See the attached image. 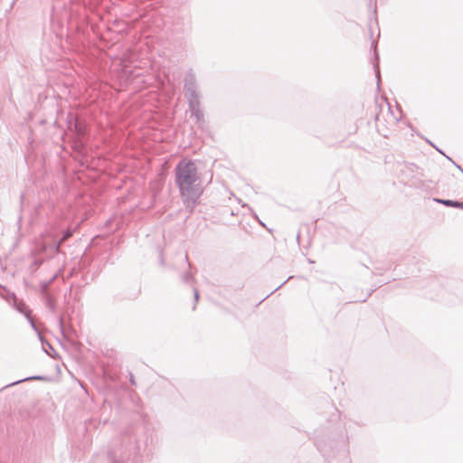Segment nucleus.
I'll return each instance as SVG.
<instances>
[{
  "instance_id": "obj_19",
  "label": "nucleus",
  "mask_w": 463,
  "mask_h": 463,
  "mask_svg": "<svg viewBox=\"0 0 463 463\" xmlns=\"http://www.w3.org/2000/svg\"><path fill=\"white\" fill-rule=\"evenodd\" d=\"M448 158H449V161H451V163H453L454 165L456 164V163H454V160H451V158H449V157H448Z\"/></svg>"
},
{
  "instance_id": "obj_6",
  "label": "nucleus",
  "mask_w": 463,
  "mask_h": 463,
  "mask_svg": "<svg viewBox=\"0 0 463 463\" xmlns=\"http://www.w3.org/2000/svg\"><path fill=\"white\" fill-rule=\"evenodd\" d=\"M191 118H194L195 123L198 124L199 127H203L204 123V115L203 110L192 114Z\"/></svg>"
},
{
  "instance_id": "obj_5",
  "label": "nucleus",
  "mask_w": 463,
  "mask_h": 463,
  "mask_svg": "<svg viewBox=\"0 0 463 463\" xmlns=\"http://www.w3.org/2000/svg\"><path fill=\"white\" fill-rule=\"evenodd\" d=\"M189 107V111L192 114L196 113L201 109L200 95L186 98Z\"/></svg>"
},
{
  "instance_id": "obj_1",
  "label": "nucleus",
  "mask_w": 463,
  "mask_h": 463,
  "mask_svg": "<svg viewBox=\"0 0 463 463\" xmlns=\"http://www.w3.org/2000/svg\"><path fill=\"white\" fill-rule=\"evenodd\" d=\"M175 183L184 202L194 204L203 194L197 167L191 160H181L175 167Z\"/></svg>"
},
{
  "instance_id": "obj_9",
  "label": "nucleus",
  "mask_w": 463,
  "mask_h": 463,
  "mask_svg": "<svg viewBox=\"0 0 463 463\" xmlns=\"http://www.w3.org/2000/svg\"><path fill=\"white\" fill-rule=\"evenodd\" d=\"M71 235H72V232L70 230L66 231L65 233L63 234L62 238L61 239L60 243L68 240Z\"/></svg>"
},
{
  "instance_id": "obj_15",
  "label": "nucleus",
  "mask_w": 463,
  "mask_h": 463,
  "mask_svg": "<svg viewBox=\"0 0 463 463\" xmlns=\"http://www.w3.org/2000/svg\"><path fill=\"white\" fill-rule=\"evenodd\" d=\"M455 165H456V167H457V168H458L461 173H463V169H462V167H461L460 165H457V164H455Z\"/></svg>"
},
{
  "instance_id": "obj_8",
  "label": "nucleus",
  "mask_w": 463,
  "mask_h": 463,
  "mask_svg": "<svg viewBox=\"0 0 463 463\" xmlns=\"http://www.w3.org/2000/svg\"><path fill=\"white\" fill-rule=\"evenodd\" d=\"M43 377L42 376H32V377H26L24 379H22V380H18L14 383H10L8 386H12V385H14V384H18L20 383H23V382H26V381H30V380H42Z\"/></svg>"
},
{
  "instance_id": "obj_3",
  "label": "nucleus",
  "mask_w": 463,
  "mask_h": 463,
  "mask_svg": "<svg viewBox=\"0 0 463 463\" xmlns=\"http://www.w3.org/2000/svg\"><path fill=\"white\" fill-rule=\"evenodd\" d=\"M184 88L185 98L200 95L196 83L195 74L193 71H188L184 79Z\"/></svg>"
},
{
  "instance_id": "obj_20",
  "label": "nucleus",
  "mask_w": 463,
  "mask_h": 463,
  "mask_svg": "<svg viewBox=\"0 0 463 463\" xmlns=\"http://www.w3.org/2000/svg\"><path fill=\"white\" fill-rule=\"evenodd\" d=\"M59 322H60V325L61 326V324H62V319H61V318H59Z\"/></svg>"
},
{
  "instance_id": "obj_10",
  "label": "nucleus",
  "mask_w": 463,
  "mask_h": 463,
  "mask_svg": "<svg viewBox=\"0 0 463 463\" xmlns=\"http://www.w3.org/2000/svg\"><path fill=\"white\" fill-rule=\"evenodd\" d=\"M193 279L191 273L186 272L183 275V280L186 283H189Z\"/></svg>"
},
{
  "instance_id": "obj_11",
  "label": "nucleus",
  "mask_w": 463,
  "mask_h": 463,
  "mask_svg": "<svg viewBox=\"0 0 463 463\" xmlns=\"http://www.w3.org/2000/svg\"><path fill=\"white\" fill-rule=\"evenodd\" d=\"M194 295L195 301H197L199 298V292L196 288H194Z\"/></svg>"
},
{
  "instance_id": "obj_7",
  "label": "nucleus",
  "mask_w": 463,
  "mask_h": 463,
  "mask_svg": "<svg viewBox=\"0 0 463 463\" xmlns=\"http://www.w3.org/2000/svg\"><path fill=\"white\" fill-rule=\"evenodd\" d=\"M435 202H437L439 203H441L443 205H446V206H450V207H457L458 208V205H459V202L452 201V200L435 199Z\"/></svg>"
},
{
  "instance_id": "obj_2",
  "label": "nucleus",
  "mask_w": 463,
  "mask_h": 463,
  "mask_svg": "<svg viewBox=\"0 0 463 463\" xmlns=\"http://www.w3.org/2000/svg\"><path fill=\"white\" fill-rule=\"evenodd\" d=\"M422 176L420 168L413 164L404 165L401 169V182L409 187H420L422 185Z\"/></svg>"
},
{
  "instance_id": "obj_14",
  "label": "nucleus",
  "mask_w": 463,
  "mask_h": 463,
  "mask_svg": "<svg viewBox=\"0 0 463 463\" xmlns=\"http://www.w3.org/2000/svg\"><path fill=\"white\" fill-rule=\"evenodd\" d=\"M291 277H289L286 281H284L283 283H281L280 285H279L278 288H275V290L279 289V288H281Z\"/></svg>"
},
{
  "instance_id": "obj_17",
  "label": "nucleus",
  "mask_w": 463,
  "mask_h": 463,
  "mask_svg": "<svg viewBox=\"0 0 463 463\" xmlns=\"http://www.w3.org/2000/svg\"><path fill=\"white\" fill-rule=\"evenodd\" d=\"M458 208L463 209V202H459V205H458Z\"/></svg>"
},
{
  "instance_id": "obj_4",
  "label": "nucleus",
  "mask_w": 463,
  "mask_h": 463,
  "mask_svg": "<svg viewBox=\"0 0 463 463\" xmlns=\"http://www.w3.org/2000/svg\"><path fill=\"white\" fill-rule=\"evenodd\" d=\"M14 297V308L21 314L24 315V317L27 318L28 322L30 323L32 328L34 330H37L34 321L33 320L31 317V309L23 302L18 299H16L15 296L13 294Z\"/></svg>"
},
{
  "instance_id": "obj_13",
  "label": "nucleus",
  "mask_w": 463,
  "mask_h": 463,
  "mask_svg": "<svg viewBox=\"0 0 463 463\" xmlns=\"http://www.w3.org/2000/svg\"><path fill=\"white\" fill-rule=\"evenodd\" d=\"M375 70H376V77H377V80L379 81L380 80V71H379V70L377 68H375Z\"/></svg>"
},
{
  "instance_id": "obj_12",
  "label": "nucleus",
  "mask_w": 463,
  "mask_h": 463,
  "mask_svg": "<svg viewBox=\"0 0 463 463\" xmlns=\"http://www.w3.org/2000/svg\"><path fill=\"white\" fill-rule=\"evenodd\" d=\"M47 305H48V307H50V309H52V310L53 309L54 305H53V303H52V299H48V301H47Z\"/></svg>"
},
{
  "instance_id": "obj_16",
  "label": "nucleus",
  "mask_w": 463,
  "mask_h": 463,
  "mask_svg": "<svg viewBox=\"0 0 463 463\" xmlns=\"http://www.w3.org/2000/svg\"><path fill=\"white\" fill-rule=\"evenodd\" d=\"M317 448L321 452H324V448L320 444H317Z\"/></svg>"
},
{
  "instance_id": "obj_18",
  "label": "nucleus",
  "mask_w": 463,
  "mask_h": 463,
  "mask_svg": "<svg viewBox=\"0 0 463 463\" xmlns=\"http://www.w3.org/2000/svg\"><path fill=\"white\" fill-rule=\"evenodd\" d=\"M448 158H449V161H451V163H453L454 165L456 164V163H454V160H451V158H449V157H448Z\"/></svg>"
}]
</instances>
